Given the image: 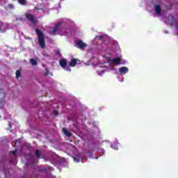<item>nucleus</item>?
<instances>
[{"instance_id":"1","label":"nucleus","mask_w":178,"mask_h":178,"mask_svg":"<svg viewBox=\"0 0 178 178\" xmlns=\"http://www.w3.org/2000/svg\"><path fill=\"white\" fill-rule=\"evenodd\" d=\"M35 33L38 35V44L40 48H45V36L44 33L38 29H35Z\"/></svg>"},{"instance_id":"2","label":"nucleus","mask_w":178,"mask_h":178,"mask_svg":"<svg viewBox=\"0 0 178 178\" xmlns=\"http://www.w3.org/2000/svg\"><path fill=\"white\" fill-rule=\"evenodd\" d=\"M61 26H62L61 22H57L55 24L53 30L50 32L51 35H56V33H58V31L60 29Z\"/></svg>"},{"instance_id":"3","label":"nucleus","mask_w":178,"mask_h":178,"mask_svg":"<svg viewBox=\"0 0 178 178\" xmlns=\"http://www.w3.org/2000/svg\"><path fill=\"white\" fill-rule=\"evenodd\" d=\"M26 19L31 22L32 24H37V21L34 19V16L33 15L26 13L25 15Z\"/></svg>"},{"instance_id":"4","label":"nucleus","mask_w":178,"mask_h":178,"mask_svg":"<svg viewBox=\"0 0 178 178\" xmlns=\"http://www.w3.org/2000/svg\"><path fill=\"white\" fill-rule=\"evenodd\" d=\"M76 48H79V49H84L86 47H87V44L83 42L82 40H78L76 42Z\"/></svg>"},{"instance_id":"5","label":"nucleus","mask_w":178,"mask_h":178,"mask_svg":"<svg viewBox=\"0 0 178 178\" xmlns=\"http://www.w3.org/2000/svg\"><path fill=\"white\" fill-rule=\"evenodd\" d=\"M111 63H113V65L118 66V65H120V63H122V58L120 57L113 58L111 60Z\"/></svg>"},{"instance_id":"6","label":"nucleus","mask_w":178,"mask_h":178,"mask_svg":"<svg viewBox=\"0 0 178 178\" xmlns=\"http://www.w3.org/2000/svg\"><path fill=\"white\" fill-rule=\"evenodd\" d=\"M59 65L63 67V69H65L67 66V61L65 58L60 59L59 60Z\"/></svg>"},{"instance_id":"7","label":"nucleus","mask_w":178,"mask_h":178,"mask_svg":"<svg viewBox=\"0 0 178 178\" xmlns=\"http://www.w3.org/2000/svg\"><path fill=\"white\" fill-rule=\"evenodd\" d=\"M155 12L156 15H161L162 12V8H161L160 5H156L155 6Z\"/></svg>"},{"instance_id":"8","label":"nucleus","mask_w":178,"mask_h":178,"mask_svg":"<svg viewBox=\"0 0 178 178\" xmlns=\"http://www.w3.org/2000/svg\"><path fill=\"white\" fill-rule=\"evenodd\" d=\"M70 66H71V67H74V66H76V65H77V59L76 58H72L71 60V61L69 63Z\"/></svg>"},{"instance_id":"9","label":"nucleus","mask_w":178,"mask_h":178,"mask_svg":"<svg viewBox=\"0 0 178 178\" xmlns=\"http://www.w3.org/2000/svg\"><path fill=\"white\" fill-rule=\"evenodd\" d=\"M63 131L64 134L65 136H67V137H72V132L67 131V129H66V128H63Z\"/></svg>"},{"instance_id":"10","label":"nucleus","mask_w":178,"mask_h":178,"mask_svg":"<svg viewBox=\"0 0 178 178\" xmlns=\"http://www.w3.org/2000/svg\"><path fill=\"white\" fill-rule=\"evenodd\" d=\"M120 73H127L129 72V68L126 67H122L119 69Z\"/></svg>"},{"instance_id":"11","label":"nucleus","mask_w":178,"mask_h":178,"mask_svg":"<svg viewBox=\"0 0 178 178\" xmlns=\"http://www.w3.org/2000/svg\"><path fill=\"white\" fill-rule=\"evenodd\" d=\"M5 97L0 99V108L1 109H3V108L5 107Z\"/></svg>"},{"instance_id":"12","label":"nucleus","mask_w":178,"mask_h":178,"mask_svg":"<svg viewBox=\"0 0 178 178\" xmlns=\"http://www.w3.org/2000/svg\"><path fill=\"white\" fill-rule=\"evenodd\" d=\"M171 26H175V29L177 30L178 29V24H177V20L173 19L171 22H170Z\"/></svg>"},{"instance_id":"13","label":"nucleus","mask_w":178,"mask_h":178,"mask_svg":"<svg viewBox=\"0 0 178 178\" xmlns=\"http://www.w3.org/2000/svg\"><path fill=\"white\" fill-rule=\"evenodd\" d=\"M15 74H16L17 79L22 77V71L20 70H17Z\"/></svg>"},{"instance_id":"14","label":"nucleus","mask_w":178,"mask_h":178,"mask_svg":"<svg viewBox=\"0 0 178 178\" xmlns=\"http://www.w3.org/2000/svg\"><path fill=\"white\" fill-rule=\"evenodd\" d=\"M30 63H31L33 66H37V60H34L33 58L30 59Z\"/></svg>"},{"instance_id":"15","label":"nucleus","mask_w":178,"mask_h":178,"mask_svg":"<svg viewBox=\"0 0 178 178\" xmlns=\"http://www.w3.org/2000/svg\"><path fill=\"white\" fill-rule=\"evenodd\" d=\"M19 3H20V5H23V6H26L27 5V1L26 0H18Z\"/></svg>"},{"instance_id":"16","label":"nucleus","mask_w":178,"mask_h":178,"mask_svg":"<svg viewBox=\"0 0 178 178\" xmlns=\"http://www.w3.org/2000/svg\"><path fill=\"white\" fill-rule=\"evenodd\" d=\"M36 158H41V153L40 152V150L37 149L35 153Z\"/></svg>"},{"instance_id":"17","label":"nucleus","mask_w":178,"mask_h":178,"mask_svg":"<svg viewBox=\"0 0 178 178\" xmlns=\"http://www.w3.org/2000/svg\"><path fill=\"white\" fill-rule=\"evenodd\" d=\"M74 162H80V158L74 157Z\"/></svg>"},{"instance_id":"18","label":"nucleus","mask_w":178,"mask_h":178,"mask_svg":"<svg viewBox=\"0 0 178 178\" xmlns=\"http://www.w3.org/2000/svg\"><path fill=\"white\" fill-rule=\"evenodd\" d=\"M96 38H99V40H102V38H104L103 35H97L96 36Z\"/></svg>"},{"instance_id":"19","label":"nucleus","mask_w":178,"mask_h":178,"mask_svg":"<svg viewBox=\"0 0 178 178\" xmlns=\"http://www.w3.org/2000/svg\"><path fill=\"white\" fill-rule=\"evenodd\" d=\"M11 152H12L13 155H14V156H16V152H17V150H14V151H13Z\"/></svg>"},{"instance_id":"20","label":"nucleus","mask_w":178,"mask_h":178,"mask_svg":"<svg viewBox=\"0 0 178 178\" xmlns=\"http://www.w3.org/2000/svg\"><path fill=\"white\" fill-rule=\"evenodd\" d=\"M66 70L67 72H72V69H70V67H67Z\"/></svg>"},{"instance_id":"21","label":"nucleus","mask_w":178,"mask_h":178,"mask_svg":"<svg viewBox=\"0 0 178 178\" xmlns=\"http://www.w3.org/2000/svg\"><path fill=\"white\" fill-rule=\"evenodd\" d=\"M8 6H9V8H10V9H13V8H14L13 4H9Z\"/></svg>"},{"instance_id":"22","label":"nucleus","mask_w":178,"mask_h":178,"mask_svg":"<svg viewBox=\"0 0 178 178\" xmlns=\"http://www.w3.org/2000/svg\"><path fill=\"white\" fill-rule=\"evenodd\" d=\"M58 113H59V112L58 111H54V115H58Z\"/></svg>"},{"instance_id":"23","label":"nucleus","mask_w":178,"mask_h":178,"mask_svg":"<svg viewBox=\"0 0 178 178\" xmlns=\"http://www.w3.org/2000/svg\"><path fill=\"white\" fill-rule=\"evenodd\" d=\"M12 145H13V147H15V145H16V142H13Z\"/></svg>"},{"instance_id":"24","label":"nucleus","mask_w":178,"mask_h":178,"mask_svg":"<svg viewBox=\"0 0 178 178\" xmlns=\"http://www.w3.org/2000/svg\"><path fill=\"white\" fill-rule=\"evenodd\" d=\"M2 91H3V90H2V89H0V97L2 96Z\"/></svg>"},{"instance_id":"25","label":"nucleus","mask_w":178,"mask_h":178,"mask_svg":"<svg viewBox=\"0 0 178 178\" xmlns=\"http://www.w3.org/2000/svg\"><path fill=\"white\" fill-rule=\"evenodd\" d=\"M10 126H12L11 124H10Z\"/></svg>"}]
</instances>
